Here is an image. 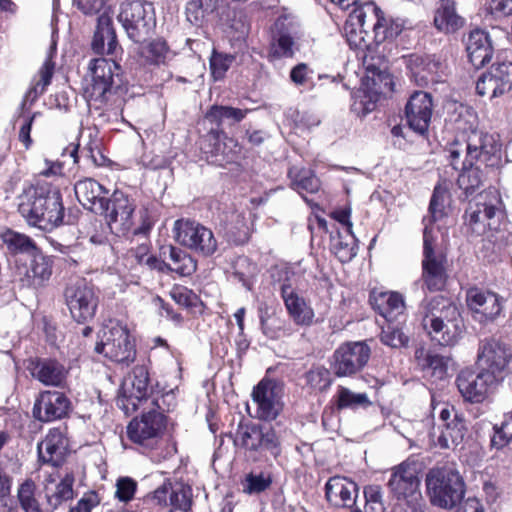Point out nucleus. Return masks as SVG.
<instances>
[{
  "instance_id": "42",
  "label": "nucleus",
  "mask_w": 512,
  "mask_h": 512,
  "mask_svg": "<svg viewBox=\"0 0 512 512\" xmlns=\"http://www.w3.org/2000/svg\"><path fill=\"white\" fill-rule=\"evenodd\" d=\"M463 324H444L440 327H429L426 329L432 340L438 342L441 346H453L461 337Z\"/></svg>"
},
{
  "instance_id": "23",
  "label": "nucleus",
  "mask_w": 512,
  "mask_h": 512,
  "mask_svg": "<svg viewBox=\"0 0 512 512\" xmlns=\"http://www.w3.org/2000/svg\"><path fill=\"white\" fill-rule=\"evenodd\" d=\"M71 409V401L64 393L43 391L34 403L33 415L41 422H51L65 418Z\"/></svg>"
},
{
  "instance_id": "14",
  "label": "nucleus",
  "mask_w": 512,
  "mask_h": 512,
  "mask_svg": "<svg viewBox=\"0 0 512 512\" xmlns=\"http://www.w3.org/2000/svg\"><path fill=\"white\" fill-rule=\"evenodd\" d=\"M120 68L114 61L104 58L91 60L89 64V77L84 87V95L87 102L92 106L95 103L96 108L107 101V95L111 92L113 78Z\"/></svg>"
},
{
  "instance_id": "38",
  "label": "nucleus",
  "mask_w": 512,
  "mask_h": 512,
  "mask_svg": "<svg viewBox=\"0 0 512 512\" xmlns=\"http://www.w3.org/2000/svg\"><path fill=\"white\" fill-rule=\"evenodd\" d=\"M248 111V109H239L231 106L213 105L207 111L205 117L217 126H221L224 123L232 125L242 121Z\"/></svg>"
},
{
  "instance_id": "43",
  "label": "nucleus",
  "mask_w": 512,
  "mask_h": 512,
  "mask_svg": "<svg viewBox=\"0 0 512 512\" xmlns=\"http://www.w3.org/2000/svg\"><path fill=\"white\" fill-rule=\"evenodd\" d=\"M1 238L11 252L31 255L35 251H39L33 240L24 234L7 230L2 233Z\"/></svg>"
},
{
  "instance_id": "1",
  "label": "nucleus",
  "mask_w": 512,
  "mask_h": 512,
  "mask_svg": "<svg viewBox=\"0 0 512 512\" xmlns=\"http://www.w3.org/2000/svg\"><path fill=\"white\" fill-rule=\"evenodd\" d=\"M501 145L495 135L472 130L467 139H455L447 148L448 159L455 170L462 169L458 187L469 197L482 184V167L501 165Z\"/></svg>"
},
{
  "instance_id": "26",
  "label": "nucleus",
  "mask_w": 512,
  "mask_h": 512,
  "mask_svg": "<svg viewBox=\"0 0 512 512\" xmlns=\"http://www.w3.org/2000/svg\"><path fill=\"white\" fill-rule=\"evenodd\" d=\"M281 297L288 315L296 325L310 326L313 323L315 314L312 307L290 285H282Z\"/></svg>"
},
{
  "instance_id": "8",
  "label": "nucleus",
  "mask_w": 512,
  "mask_h": 512,
  "mask_svg": "<svg viewBox=\"0 0 512 512\" xmlns=\"http://www.w3.org/2000/svg\"><path fill=\"white\" fill-rule=\"evenodd\" d=\"M381 13L373 1L354 0V17L357 18L360 31L367 33L365 24L368 18L369 27L373 29L378 42L396 38L409 24L407 19L400 17H391L387 20L380 15Z\"/></svg>"
},
{
  "instance_id": "49",
  "label": "nucleus",
  "mask_w": 512,
  "mask_h": 512,
  "mask_svg": "<svg viewBox=\"0 0 512 512\" xmlns=\"http://www.w3.org/2000/svg\"><path fill=\"white\" fill-rule=\"evenodd\" d=\"M130 253L131 257L134 258L138 265L147 267L149 270L156 269L164 272L165 261H160L157 257L150 254L147 244L137 246L135 249H132Z\"/></svg>"
},
{
  "instance_id": "50",
  "label": "nucleus",
  "mask_w": 512,
  "mask_h": 512,
  "mask_svg": "<svg viewBox=\"0 0 512 512\" xmlns=\"http://www.w3.org/2000/svg\"><path fill=\"white\" fill-rule=\"evenodd\" d=\"M234 61L235 55L214 50L210 57V70L214 80H222Z\"/></svg>"
},
{
  "instance_id": "12",
  "label": "nucleus",
  "mask_w": 512,
  "mask_h": 512,
  "mask_svg": "<svg viewBox=\"0 0 512 512\" xmlns=\"http://www.w3.org/2000/svg\"><path fill=\"white\" fill-rule=\"evenodd\" d=\"M53 274V260L40 251L15 261L14 277L23 287L38 290L48 285Z\"/></svg>"
},
{
  "instance_id": "58",
  "label": "nucleus",
  "mask_w": 512,
  "mask_h": 512,
  "mask_svg": "<svg viewBox=\"0 0 512 512\" xmlns=\"http://www.w3.org/2000/svg\"><path fill=\"white\" fill-rule=\"evenodd\" d=\"M173 300L181 306H194L198 300L195 293L185 287H176L171 291Z\"/></svg>"
},
{
  "instance_id": "16",
  "label": "nucleus",
  "mask_w": 512,
  "mask_h": 512,
  "mask_svg": "<svg viewBox=\"0 0 512 512\" xmlns=\"http://www.w3.org/2000/svg\"><path fill=\"white\" fill-rule=\"evenodd\" d=\"M234 443L249 452L269 451L273 456L280 453V439L274 428L267 425L240 423Z\"/></svg>"
},
{
  "instance_id": "4",
  "label": "nucleus",
  "mask_w": 512,
  "mask_h": 512,
  "mask_svg": "<svg viewBox=\"0 0 512 512\" xmlns=\"http://www.w3.org/2000/svg\"><path fill=\"white\" fill-rule=\"evenodd\" d=\"M356 57L362 60L364 74L361 76V86L358 90L363 93V115L371 112L381 94L394 90L392 76L386 71V61L376 54L369 45L354 47Z\"/></svg>"
},
{
  "instance_id": "17",
  "label": "nucleus",
  "mask_w": 512,
  "mask_h": 512,
  "mask_svg": "<svg viewBox=\"0 0 512 512\" xmlns=\"http://www.w3.org/2000/svg\"><path fill=\"white\" fill-rule=\"evenodd\" d=\"M103 213L110 230L120 236L126 235L134 226L136 204L122 191L116 190L103 205Z\"/></svg>"
},
{
  "instance_id": "29",
  "label": "nucleus",
  "mask_w": 512,
  "mask_h": 512,
  "mask_svg": "<svg viewBox=\"0 0 512 512\" xmlns=\"http://www.w3.org/2000/svg\"><path fill=\"white\" fill-rule=\"evenodd\" d=\"M465 44L469 61L476 69L490 62L493 48L487 32L480 29L471 31Z\"/></svg>"
},
{
  "instance_id": "19",
  "label": "nucleus",
  "mask_w": 512,
  "mask_h": 512,
  "mask_svg": "<svg viewBox=\"0 0 512 512\" xmlns=\"http://www.w3.org/2000/svg\"><path fill=\"white\" fill-rule=\"evenodd\" d=\"M510 358L508 348L499 341L491 339L480 342L477 354L478 367L500 382L504 379Z\"/></svg>"
},
{
  "instance_id": "27",
  "label": "nucleus",
  "mask_w": 512,
  "mask_h": 512,
  "mask_svg": "<svg viewBox=\"0 0 512 512\" xmlns=\"http://www.w3.org/2000/svg\"><path fill=\"white\" fill-rule=\"evenodd\" d=\"M75 195L82 206L96 214L103 213L106 201L104 187L92 178L79 180L74 185Z\"/></svg>"
},
{
  "instance_id": "64",
  "label": "nucleus",
  "mask_w": 512,
  "mask_h": 512,
  "mask_svg": "<svg viewBox=\"0 0 512 512\" xmlns=\"http://www.w3.org/2000/svg\"><path fill=\"white\" fill-rule=\"evenodd\" d=\"M77 7L85 15H93L100 11L103 6L102 0H77Z\"/></svg>"
},
{
  "instance_id": "32",
  "label": "nucleus",
  "mask_w": 512,
  "mask_h": 512,
  "mask_svg": "<svg viewBox=\"0 0 512 512\" xmlns=\"http://www.w3.org/2000/svg\"><path fill=\"white\" fill-rule=\"evenodd\" d=\"M373 308L387 321L394 322L404 313L405 304L401 294L397 292H380L370 297Z\"/></svg>"
},
{
  "instance_id": "35",
  "label": "nucleus",
  "mask_w": 512,
  "mask_h": 512,
  "mask_svg": "<svg viewBox=\"0 0 512 512\" xmlns=\"http://www.w3.org/2000/svg\"><path fill=\"white\" fill-rule=\"evenodd\" d=\"M162 254L169 262H165L164 271L169 270L181 276H190L196 271V260L186 251L175 246L162 248Z\"/></svg>"
},
{
  "instance_id": "61",
  "label": "nucleus",
  "mask_w": 512,
  "mask_h": 512,
  "mask_svg": "<svg viewBox=\"0 0 512 512\" xmlns=\"http://www.w3.org/2000/svg\"><path fill=\"white\" fill-rule=\"evenodd\" d=\"M312 71L306 63H299L290 71V79L295 85H304L309 79Z\"/></svg>"
},
{
  "instance_id": "37",
  "label": "nucleus",
  "mask_w": 512,
  "mask_h": 512,
  "mask_svg": "<svg viewBox=\"0 0 512 512\" xmlns=\"http://www.w3.org/2000/svg\"><path fill=\"white\" fill-rule=\"evenodd\" d=\"M288 177L291 180V187L302 196L304 193H315L320 189V180L309 169L291 167Z\"/></svg>"
},
{
  "instance_id": "55",
  "label": "nucleus",
  "mask_w": 512,
  "mask_h": 512,
  "mask_svg": "<svg viewBox=\"0 0 512 512\" xmlns=\"http://www.w3.org/2000/svg\"><path fill=\"white\" fill-rule=\"evenodd\" d=\"M136 486V482L131 478L126 477L119 479L116 484V498L121 502H129L134 497Z\"/></svg>"
},
{
  "instance_id": "2",
  "label": "nucleus",
  "mask_w": 512,
  "mask_h": 512,
  "mask_svg": "<svg viewBox=\"0 0 512 512\" xmlns=\"http://www.w3.org/2000/svg\"><path fill=\"white\" fill-rule=\"evenodd\" d=\"M446 191L435 187L429 204V215L423 218V260L422 280L429 291H441L447 283V271L445 268L446 257L434 250V238L432 224L440 221L444 216Z\"/></svg>"
},
{
  "instance_id": "53",
  "label": "nucleus",
  "mask_w": 512,
  "mask_h": 512,
  "mask_svg": "<svg viewBox=\"0 0 512 512\" xmlns=\"http://www.w3.org/2000/svg\"><path fill=\"white\" fill-rule=\"evenodd\" d=\"M306 382L314 391H323L331 384L330 372L321 366L313 367L306 373Z\"/></svg>"
},
{
  "instance_id": "9",
  "label": "nucleus",
  "mask_w": 512,
  "mask_h": 512,
  "mask_svg": "<svg viewBox=\"0 0 512 512\" xmlns=\"http://www.w3.org/2000/svg\"><path fill=\"white\" fill-rule=\"evenodd\" d=\"M174 240L192 252L209 257L218 248V242L213 231L203 224L190 220L178 219L173 225Z\"/></svg>"
},
{
  "instance_id": "62",
  "label": "nucleus",
  "mask_w": 512,
  "mask_h": 512,
  "mask_svg": "<svg viewBox=\"0 0 512 512\" xmlns=\"http://www.w3.org/2000/svg\"><path fill=\"white\" fill-rule=\"evenodd\" d=\"M371 349L366 342H354V355H357V366L362 368L370 358Z\"/></svg>"
},
{
  "instance_id": "3",
  "label": "nucleus",
  "mask_w": 512,
  "mask_h": 512,
  "mask_svg": "<svg viewBox=\"0 0 512 512\" xmlns=\"http://www.w3.org/2000/svg\"><path fill=\"white\" fill-rule=\"evenodd\" d=\"M19 199L18 211L30 226L50 232L63 224L65 209L58 189L33 186Z\"/></svg>"
},
{
  "instance_id": "28",
  "label": "nucleus",
  "mask_w": 512,
  "mask_h": 512,
  "mask_svg": "<svg viewBox=\"0 0 512 512\" xmlns=\"http://www.w3.org/2000/svg\"><path fill=\"white\" fill-rule=\"evenodd\" d=\"M67 439L63 432L51 429L46 437L38 444V455L42 462L59 466L67 452Z\"/></svg>"
},
{
  "instance_id": "63",
  "label": "nucleus",
  "mask_w": 512,
  "mask_h": 512,
  "mask_svg": "<svg viewBox=\"0 0 512 512\" xmlns=\"http://www.w3.org/2000/svg\"><path fill=\"white\" fill-rule=\"evenodd\" d=\"M44 177L60 176L63 174V163L59 161L44 160V167L39 171Z\"/></svg>"
},
{
  "instance_id": "13",
  "label": "nucleus",
  "mask_w": 512,
  "mask_h": 512,
  "mask_svg": "<svg viewBox=\"0 0 512 512\" xmlns=\"http://www.w3.org/2000/svg\"><path fill=\"white\" fill-rule=\"evenodd\" d=\"M387 483L390 494L397 500L413 506L420 498L418 467L414 460L407 459L390 469Z\"/></svg>"
},
{
  "instance_id": "10",
  "label": "nucleus",
  "mask_w": 512,
  "mask_h": 512,
  "mask_svg": "<svg viewBox=\"0 0 512 512\" xmlns=\"http://www.w3.org/2000/svg\"><path fill=\"white\" fill-rule=\"evenodd\" d=\"M95 351L103 353L114 362L129 365L135 360L136 349L126 326L110 320L103 329L100 343Z\"/></svg>"
},
{
  "instance_id": "5",
  "label": "nucleus",
  "mask_w": 512,
  "mask_h": 512,
  "mask_svg": "<svg viewBox=\"0 0 512 512\" xmlns=\"http://www.w3.org/2000/svg\"><path fill=\"white\" fill-rule=\"evenodd\" d=\"M142 415L133 419L127 426V436L130 441L144 449H154L166 429L165 412L170 410L165 396L151 398L149 405L141 406Z\"/></svg>"
},
{
  "instance_id": "45",
  "label": "nucleus",
  "mask_w": 512,
  "mask_h": 512,
  "mask_svg": "<svg viewBox=\"0 0 512 512\" xmlns=\"http://www.w3.org/2000/svg\"><path fill=\"white\" fill-rule=\"evenodd\" d=\"M192 503V490L189 486L182 483L173 484L169 505L172 506L171 511L189 512Z\"/></svg>"
},
{
  "instance_id": "21",
  "label": "nucleus",
  "mask_w": 512,
  "mask_h": 512,
  "mask_svg": "<svg viewBox=\"0 0 512 512\" xmlns=\"http://www.w3.org/2000/svg\"><path fill=\"white\" fill-rule=\"evenodd\" d=\"M512 89V63L492 65L476 82V91L481 96L497 98Z\"/></svg>"
},
{
  "instance_id": "48",
  "label": "nucleus",
  "mask_w": 512,
  "mask_h": 512,
  "mask_svg": "<svg viewBox=\"0 0 512 512\" xmlns=\"http://www.w3.org/2000/svg\"><path fill=\"white\" fill-rule=\"evenodd\" d=\"M333 368L337 376H350L352 374V345L347 342L341 345L334 353Z\"/></svg>"
},
{
  "instance_id": "22",
  "label": "nucleus",
  "mask_w": 512,
  "mask_h": 512,
  "mask_svg": "<svg viewBox=\"0 0 512 512\" xmlns=\"http://www.w3.org/2000/svg\"><path fill=\"white\" fill-rule=\"evenodd\" d=\"M465 301L473 318L480 323L494 320L502 310L501 299L497 294L477 286L466 290Z\"/></svg>"
},
{
  "instance_id": "15",
  "label": "nucleus",
  "mask_w": 512,
  "mask_h": 512,
  "mask_svg": "<svg viewBox=\"0 0 512 512\" xmlns=\"http://www.w3.org/2000/svg\"><path fill=\"white\" fill-rule=\"evenodd\" d=\"M64 299L71 316L77 322H86L94 317L98 296L93 285L86 279L70 281L65 287Z\"/></svg>"
},
{
  "instance_id": "52",
  "label": "nucleus",
  "mask_w": 512,
  "mask_h": 512,
  "mask_svg": "<svg viewBox=\"0 0 512 512\" xmlns=\"http://www.w3.org/2000/svg\"><path fill=\"white\" fill-rule=\"evenodd\" d=\"M448 358L435 353H427L424 362L423 369L431 373L432 377L436 379H443L447 373Z\"/></svg>"
},
{
  "instance_id": "18",
  "label": "nucleus",
  "mask_w": 512,
  "mask_h": 512,
  "mask_svg": "<svg viewBox=\"0 0 512 512\" xmlns=\"http://www.w3.org/2000/svg\"><path fill=\"white\" fill-rule=\"evenodd\" d=\"M500 383L494 376L482 369H479L478 372L463 370L456 378L459 392L466 401L471 403L483 402Z\"/></svg>"
},
{
  "instance_id": "34",
  "label": "nucleus",
  "mask_w": 512,
  "mask_h": 512,
  "mask_svg": "<svg viewBox=\"0 0 512 512\" xmlns=\"http://www.w3.org/2000/svg\"><path fill=\"white\" fill-rule=\"evenodd\" d=\"M286 18H278L275 27L277 33L272 37L269 48L268 58L270 61L280 60L282 58H292L295 54V41L292 35L284 31Z\"/></svg>"
},
{
  "instance_id": "30",
  "label": "nucleus",
  "mask_w": 512,
  "mask_h": 512,
  "mask_svg": "<svg viewBox=\"0 0 512 512\" xmlns=\"http://www.w3.org/2000/svg\"><path fill=\"white\" fill-rule=\"evenodd\" d=\"M31 375L46 386L64 387L68 371L59 362L51 359H38L31 363Z\"/></svg>"
},
{
  "instance_id": "6",
  "label": "nucleus",
  "mask_w": 512,
  "mask_h": 512,
  "mask_svg": "<svg viewBox=\"0 0 512 512\" xmlns=\"http://www.w3.org/2000/svg\"><path fill=\"white\" fill-rule=\"evenodd\" d=\"M425 484L430 503L446 510L456 507L466 491L463 477L450 466L430 469L426 474Z\"/></svg>"
},
{
  "instance_id": "36",
  "label": "nucleus",
  "mask_w": 512,
  "mask_h": 512,
  "mask_svg": "<svg viewBox=\"0 0 512 512\" xmlns=\"http://www.w3.org/2000/svg\"><path fill=\"white\" fill-rule=\"evenodd\" d=\"M467 427L462 415L454 413L450 422L444 424L440 435L437 438L436 445L442 449H454L462 444Z\"/></svg>"
},
{
  "instance_id": "11",
  "label": "nucleus",
  "mask_w": 512,
  "mask_h": 512,
  "mask_svg": "<svg viewBox=\"0 0 512 512\" xmlns=\"http://www.w3.org/2000/svg\"><path fill=\"white\" fill-rule=\"evenodd\" d=\"M149 372L145 366H136L132 373L124 380L120 395L117 399V405L125 411L131 413L140 409L141 406L149 405L151 398L165 396L173 398L170 394L153 393L148 394Z\"/></svg>"
},
{
  "instance_id": "25",
  "label": "nucleus",
  "mask_w": 512,
  "mask_h": 512,
  "mask_svg": "<svg viewBox=\"0 0 512 512\" xmlns=\"http://www.w3.org/2000/svg\"><path fill=\"white\" fill-rule=\"evenodd\" d=\"M423 327H440L444 324H463L458 307L448 299L437 296L427 304Z\"/></svg>"
},
{
  "instance_id": "39",
  "label": "nucleus",
  "mask_w": 512,
  "mask_h": 512,
  "mask_svg": "<svg viewBox=\"0 0 512 512\" xmlns=\"http://www.w3.org/2000/svg\"><path fill=\"white\" fill-rule=\"evenodd\" d=\"M140 55L150 64H165L173 57V52L163 39H155L140 47Z\"/></svg>"
},
{
  "instance_id": "33",
  "label": "nucleus",
  "mask_w": 512,
  "mask_h": 512,
  "mask_svg": "<svg viewBox=\"0 0 512 512\" xmlns=\"http://www.w3.org/2000/svg\"><path fill=\"white\" fill-rule=\"evenodd\" d=\"M92 49L98 54H113L117 48L116 33L112 27V19L107 13L97 19V28L92 41Z\"/></svg>"
},
{
  "instance_id": "44",
  "label": "nucleus",
  "mask_w": 512,
  "mask_h": 512,
  "mask_svg": "<svg viewBox=\"0 0 512 512\" xmlns=\"http://www.w3.org/2000/svg\"><path fill=\"white\" fill-rule=\"evenodd\" d=\"M73 477L66 476L56 484L55 490L50 493L49 484L46 485V496L50 506L57 508L63 501L73 497Z\"/></svg>"
},
{
  "instance_id": "40",
  "label": "nucleus",
  "mask_w": 512,
  "mask_h": 512,
  "mask_svg": "<svg viewBox=\"0 0 512 512\" xmlns=\"http://www.w3.org/2000/svg\"><path fill=\"white\" fill-rule=\"evenodd\" d=\"M54 72V63L51 58H47L39 70L38 79H34L31 88L25 94L23 105L27 101L33 103L42 95L46 87L50 84Z\"/></svg>"
},
{
  "instance_id": "24",
  "label": "nucleus",
  "mask_w": 512,
  "mask_h": 512,
  "mask_svg": "<svg viewBox=\"0 0 512 512\" xmlns=\"http://www.w3.org/2000/svg\"><path fill=\"white\" fill-rule=\"evenodd\" d=\"M432 113V96L424 91H415L405 106V117L409 128L419 135H424L428 131Z\"/></svg>"
},
{
  "instance_id": "57",
  "label": "nucleus",
  "mask_w": 512,
  "mask_h": 512,
  "mask_svg": "<svg viewBox=\"0 0 512 512\" xmlns=\"http://www.w3.org/2000/svg\"><path fill=\"white\" fill-rule=\"evenodd\" d=\"M206 139L210 143H213L214 147L208 151L212 155H220V154L227 155V153L225 152L227 143L226 142L222 143L221 141L223 139H226L230 144H232L234 142L232 139H228L223 132L216 131V130H211L207 134Z\"/></svg>"
},
{
  "instance_id": "20",
  "label": "nucleus",
  "mask_w": 512,
  "mask_h": 512,
  "mask_svg": "<svg viewBox=\"0 0 512 512\" xmlns=\"http://www.w3.org/2000/svg\"><path fill=\"white\" fill-rule=\"evenodd\" d=\"M283 389L274 380L262 379L253 389L252 400L257 405V417L261 420H274L282 409Z\"/></svg>"
},
{
  "instance_id": "56",
  "label": "nucleus",
  "mask_w": 512,
  "mask_h": 512,
  "mask_svg": "<svg viewBox=\"0 0 512 512\" xmlns=\"http://www.w3.org/2000/svg\"><path fill=\"white\" fill-rule=\"evenodd\" d=\"M338 236L333 242V252L341 263H349L352 260V246L343 240L342 232H337Z\"/></svg>"
},
{
  "instance_id": "60",
  "label": "nucleus",
  "mask_w": 512,
  "mask_h": 512,
  "mask_svg": "<svg viewBox=\"0 0 512 512\" xmlns=\"http://www.w3.org/2000/svg\"><path fill=\"white\" fill-rule=\"evenodd\" d=\"M173 484L170 481H165L160 487H158L151 496V500L157 505L167 507L169 506V499Z\"/></svg>"
},
{
  "instance_id": "47",
  "label": "nucleus",
  "mask_w": 512,
  "mask_h": 512,
  "mask_svg": "<svg viewBox=\"0 0 512 512\" xmlns=\"http://www.w3.org/2000/svg\"><path fill=\"white\" fill-rule=\"evenodd\" d=\"M18 500L24 512H43L35 497V484L26 480L18 488Z\"/></svg>"
},
{
  "instance_id": "46",
  "label": "nucleus",
  "mask_w": 512,
  "mask_h": 512,
  "mask_svg": "<svg viewBox=\"0 0 512 512\" xmlns=\"http://www.w3.org/2000/svg\"><path fill=\"white\" fill-rule=\"evenodd\" d=\"M259 318L261 330L268 338L278 339L285 334L283 321L276 315L270 314L267 308H259Z\"/></svg>"
},
{
  "instance_id": "59",
  "label": "nucleus",
  "mask_w": 512,
  "mask_h": 512,
  "mask_svg": "<svg viewBox=\"0 0 512 512\" xmlns=\"http://www.w3.org/2000/svg\"><path fill=\"white\" fill-rule=\"evenodd\" d=\"M330 216L339 223L341 228L338 229L347 236L352 235V223L350 222V209L338 208L331 212Z\"/></svg>"
},
{
  "instance_id": "51",
  "label": "nucleus",
  "mask_w": 512,
  "mask_h": 512,
  "mask_svg": "<svg viewBox=\"0 0 512 512\" xmlns=\"http://www.w3.org/2000/svg\"><path fill=\"white\" fill-rule=\"evenodd\" d=\"M271 483V477L265 473H249L242 483L243 492L247 494H259L268 489Z\"/></svg>"
},
{
  "instance_id": "7",
  "label": "nucleus",
  "mask_w": 512,
  "mask_h": 512,
  "mask_svg": "<svg viewBox=\"0 0 512 512\" xmlns=\"http://www.w3.org/2000/svg\"><path fill=\"white\" fill-rule=\"evenodd\" d=\"M128 37L134 42L145 40L156 26L153 4L144 0H127L117 16Z\"/></svg>"
},
{
  "instance_id": "31",
  "label": "nucleus",
  "mask_w": 512,
  "mask_h": 512,
  "mask_svg": "<svg viewBox=\"0 0 512 512\" xmlns=\"http://www.w3.org/2000/svg\"><path fill=\"white\" fill-rule=\"evenodd\" d=\"M434 27L444 34H452L465 25V19L457 13L454 0H439L434 12Z\"/></svg>"
},
{
  "instance_id": "41",
  "label": "nucleus",
  "mask_w": 512,
  "mask_h": 512,
  "mask_svg": "<svg viewBox=\"0 0 512 512\" xmlns=\"http://www.w3.org/2000/svg\"><path fill=\"white\" fill-rule=\"evenodd\" d=\"M326 498L334 506L349 507L347 501L350 500V490L346 479L339 476L330 478L326 484Z\"/></svg>"
},
{
  "instance_id": "54",
  "label": "nucleus",
  "mask_w": 512,
  "mask_h": 512,
  "mask_svg": "<svg viewBox=\"0 0 512 512\" xmlns=\"http://www.w3.org/2000/svg\"><path fill=\"white\" fill-rule=\"evenodd\" d=\"M381 341L392 348H399L407 344L408 338L398 327L388 322L386 326L382 327Z\"/></svg>"
}]
</instances>
